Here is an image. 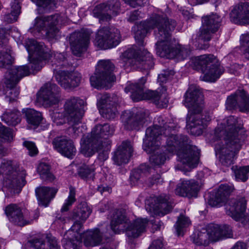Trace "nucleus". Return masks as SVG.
Listing matches in <instances>:
<instances>
[{
  "label": "nucleus",
  "mask_w": 249,
  "mask_h": 249,
  "mask_svg": "<svg viewBox=\"0 0 249 249\" xmlns=\"http://www.w3.org/2000/svg\"><path fill=\"white\" fill-rule=\"evenodd\" d=\"M158 124V127L163 131V134L165 136H169L168 138L175 135L172 132L174 131L176 126L174 124L171 123H165V120L163 117L159 116L155 122Z\"/></svg>",
  "instance_id": "nucleus-43"
},
{
  "label": "nucleus",
  "mask_w": 249,
  "mask_h": 249,
  "mask_svg": "<svg viewBox=\"0 0 249 249\" xmlns=\"http://www.w3.org/2000/svg\"><path fill=\"white\" fill-rule=\"evenodd\" d=\"M71 231L73 232L70 229L65 233L63 240L64 247L65 249H80L82 245L80 240V233L79 234L77 233V235H76L75 233H74V236L75 238H71L68 236V234Z\"/></svg>",
  "instance_id": "nucleus-41"
},
{
  "label": "nucleus",
  "mask_w": 249,
  "mask_h": 249,
  "mask_svg": "<svg viewBox=\"0 0 249 249\" xmlns=\"http://www.w3.org/2000/svg\"><path fill=\"white\" fill-rule=\"evenodd\" d=\"M169 136L163 134L162 130L158 127V124H154L148 127L145 131V137L143 140V149L147 153L156 150L161 144L160 142L164 138L167 143Z\"/></svg>",
  "instance_id": "nucleus-19"
},
{
  "label": "nucleus",
  "mask_w": 249,
  "mask_h": 249,
  "mask_svg": "<svg viewBox=\"0 0 249 249\" xmlns=\"http://www.w3.org/2000/svg\"><path fill=\"white\" fill-rule=\"evenodd\" d=\"M42 60H43L33 59L32 61L30 64V66H26L27 68H28L30 71V74L28 75L31 73H35V72H36L41 69L43 67V62H42Z\"/></svg>",
  "instance_id": "nucleus-57"
},
{
  "label": "nucleus",
  "mask_w": 249,
  "mask_h": 249,
  "mask_svg": "<svg viewBox=\"0 0 249 249\" xmlns=\"http://www.w3.org/2000/svg\"><path fill=\"white\" fill-rule=\"evenodd\" d=\"M30 71L26 66H18L7 71L5 75L4 83L6 85L5 98L9 102L15 101L18 99L19 91L16 87L21 79L28 76Z\"/></svg>",
  "instance_id": "nucleus-10"
},
{
  "label": "nucleus",
  "mask_w": 249,
  "mask_h": 249,
  "mask_svg": "<svg viewBox=\"0 0 249 249\" xmlns=\"http://www.w3.org/2000/svg\"><path fill=\"white\" fill-rule=\"evenodd\" d=\"M114 65L108 60H100L97 64L94 74L90 77L91 85L98 89H101L107 83L113 81L112 71Z\"/></svg>",
  "instance_id": "nucleus-14"
},
{
  "label": "nucleus",
  "mask_w": 249,
  "mask_h": 249,
  "mask_svg": "<svg viewBox=\"0 0 249 249\" xmlns=\"http://www.w3.org/2000/svg\"><path fill=\"white\" fill-rule=\"evenodd\" d=\"M221 135L223 139L216 144L215 153L220 162L225 166L233 164L235 155L241 148L244 137L239 134L242 128L241 120L234 116H229L221 124Z\"/></svg>",
  "instance_id": "nucleus-2"
},
{
  "label": "nucleus",
  "mask_w": 249,
  "mask_h": 249,
  "mask_svg": "<svg viewBox=\"0 0 249 249\" xmlns=\"http://www.w3.org/2000/svg\"><path fill=\"white\" fill-rule=\"evenodd\" d=\"M184 97V105L189 111L187 118L186 128L192 135H200L202 133L206 123L211 119L209 115H204L201 113L204 107L202 91L198 86L191 85Z\"/></svg>",
  "instance_id": "nucleus-3"
},
{
  "label": "nucleus",
  "mask_w": 249,
  "mask_h": 249,
  "mask_svg": "<svg viewBox=\"0 0 249 249\" xmlns=\"http://www.w3.org/2000/svg\"><path fill=\"white\" fill-rule=\"evenodd\" d=\"M60 89L55 84L46 83L40 89L36 100L45 107L57 104L60 100Z\"/></svg>",
  "instance_id": "nucleus-18"
},
{
  "label": "nucleus",
  "mask_w": 249,
  "mask_h": 249,
  "mask_svg": "<svg viewBox=\"0 0 249 249\" xmlns=\"http://www.w3.org/2000/svg\"><path fill=\"white\" fill-rule=\"evenodd\" d=\"M94 169L89 165L83 164L78 171L79 176L83 179H93L94 175Z\"/></svg>",
  "instance_id": "nucleus-50"
},
{
  "label": "nucleus",
  "mask_w": 249,
  "mask_h": 249,
  "mask_svg": "<svg viewBox=\"0 0 249 249\" xmlns=\"http://www.w3.org/2000/svg\"><path fill=\"white\" fill-rule=\"evenodd\" d=\"M7 34L8 31L3 28H0V45L3 48L2 50L11 52V47L8 45Z\"/></svg>",
  "instance_id": "nucleus-56"
},
{
  "label": "nucleus",
  "mask_w": 249,
  "mask_h": 249,
  "mask_svg": "<svg viewBox=\"0 0 249 249\" xmlns=\"http://www.w3.org/2000/svg\"><path fill=\"white\" fill-rule=\"evenodd\" d=\"M0 172L5 176V181L10 187H22L26 183L25 172L22 171L18 172L14 169L10 160H2Z\"/></svg>",
  "instance_id": "nucleus-17"
},
{
  "label": "nucleus",
  "mask_w": 249,
  "mask_h": 249,
  "mask_svg": "<svg viewBox=\"0 0 249 249\" xmlns=\"http://www.w3.org/2000/svg\"><path fill=\"white\" fill-rule=\"evenodd\" d=\"M14 61L11 52L2 50L0 51V68H6L11 65Z\"/></svg>",
  "instance_id": "nucleus-49"
},
{
  "label": "nucleus",
  "mask_w": 249,
  "mask_h": 249,
  "mask_svg": "<svg viewBox=\"0 0 249 249\" xmlns=\"http://www.w3.org/2000/svg\"><path fill=\"white\" fill-rule=\"evenodd\" d=\"M199 188V184L195 180H184L178 185L175 193L181 196L196 197Z\"/></svg>",
  "instance_id": "nucleus-33"
},
{
  "label": "nucleus",
  "mask_w": 249,
  "mask_h": 249,
  "mask_svg": "<svg viewBox=\"0 0 249 249\" xmlns=\"http://www.w3.org/2000/svg\"><path fill=\"white\" fill-rule=\"evenodd\" d=\"M231 20L235 23L249 24V3H241L230 13Z\"/></svg>",
  "instance_id": "nucleus-32"
},
{
  "label": "nucleus",
  "mask_w": 249,
  "mask_h": 249,
  "mask_svg": "<svg viewBox=\"0 0 249 249\" xmlns=\"http://www.w3.org/2000/svg\"><path fill=\"white\" fill-rule=\"evenodd\" d=\"M149 211H153L158 214L164 215L172 209V200L168 195H161L151 199Z\"/></svg>",
  "instance_id": "nucleus-28"
},
{
  "label": "nucleus",
  "mask_w": 249,
  "mask_h": 249,
  "mask_svg": "<svg viewBox=\"0 0 249 249\" xmlns=\"http://www.w3.org/2000/svg\"><path fill=\"white\" fill-rule=\"evenodd\" d=\"M21 7L18 1L15 0L11 5V11L4 16V20L8 23L16 21L20 13Z\"/></svg>",
  "instance_id": "nucleus-46"
},
{
  "label": "nucleus",
  "mask_w": 249,
  "mask_h": 249,
  "mask_svg": "<svg viewBox=\"0 0 249 249\" xmlns=\"http://www.w3.org/2000/svg\"><path fill=\"white\" fill-rule=\"evenodd\" d=\"M191 238L196 246H207L211 241L207 228L196 231L191 236Z\"/></svg>",
  "instance_id": "nucleus-37"
},
{
  "label": "nucleus",
  "mask_w": 249,
  "mask_h": 249,
  "mask_svg": "<svg viewBox=\"0 0 249 249\" xmlns=\"http://www.w3.org/2000/svg\"><path fill=\"white\" fill-rule=\"evenodd\" d=\"M141 13V11L139 10H135L130 12L127 18V20L129 22H133L136 20H139L141 18L140 16Z\"/></svg>",
  "instance_id": "nucleus-62"
},
{
  "label": "nucleus",
  "mask_w": 249,
  "mask_h": 249,
  "mask_svg": "<svg viewBox=\"0 0 249 249\" xmlns=\"http://www.w3.org/2000/svg\"><path fill=\"white\" fill-rule=\"evenodd\" d=\"M50 169V166L44 162L40 163L37 168V172L41 179L51 182L55 179V177L51 173Z\"/></svg>",
  "instance_id": "nucleus-44"
},
{
  "label": "nucleus",
  "mask_w": 249,
  "mask_h": 249,
  "mask_svg": "<svg viewBox=\"0 0 249 249\" xmlns=\"http://www.w3.org/2000/svg\"><path fill=\"white\" fill-rule=\"evenodd\" d=\"M25 115L28 123L35 126H38L42 119L41 113L33 109H28Z\"/></svg>",
  "instance_id": "nucleus-48"
},
{
  "label": "nucleus",
  "mask_w": 249,
  "mask_h": 249,
  "mask_svg": "<svg viewBox=\"0 0 249 249\" xmlns=\"http://www.w3.org/2000/svg\"><path fill=\"white\" fill-rule=\"evenodd\" d=\"M163 247L161 240L160 239L154 240L148 249H161Z\"/></svg>",
  "instance_id": "nucleus-64"
},
{
  "label": "nucleus",
  "mask_w": 249,
  "mask_h": 249,
  "mask_svg": "<svg viewBox=\"0 0 249 249\" xmlns=\"http://www.w3.org/2000/svg\"><path fill=\"white\" fill-rule=\"evenodd\" d=\"M24 44L29 53V58L46 61L52 57L51 51L43 42H38L34 39H28L26 40Z\"/></svg>",
  "instance_id": "nucleus-24"
},
{
  "label": "nucleus",
  "mask_w": 249,
  "mask_h": 249,
  "mask_svg": "<svg viewBox=\"0 0 249 249\" xmlns=\"http://www.w3.org/2000/svg\"><path fill=\"white\" fill-rule=\"evenodd\" d=\"M51 116L53 122L57 125H62L65 123V119L63 117H65L64 114L56 112L52 113Z\"/></svg>",
  "instance_id": "nucleus-60"
},
{
  "label": "nucleus",
  "mask_w": 249,
  "mask_h": 249,
  "mask_svg": "<svg viewBox=\"0 0 249 249\" xmlns=\"http://www.w3.org/2000/svg\"><path fill=\"white\" fill-rule=\"evenodd\" d=\"M149 111L145 109H141L135 112L125 111L122 115L124 126L127 130H139L149 116Z\"/></svg>",
  "instance_id": "nucleus-21"
},
{
  "label": "nucleus",
  "mask_w": 249,
  "mask_h": 249,
  "mask_svg": "<svg viewBox=\"0 0 249 249\" xmlns=\"http://www.w3.org/2000/svg\"><path fill=\"white\" fill-rule=\"evenodd\" d=\"M90 35L89 32L85 30L71 34L69 41L74 55L80 56L87 50L89 43Z\"/></svg>",
  "instance_id": "nucleus-22"
},
{
  "label": "nucleus",
  "mask_w": 249,
  "mask_h": 249,
  "mask_svg": "<svg viewBox=\"0 0 249 249\" xmlns=\"http://www.w3.org/2000/svg\"><path fill=\"white\" fill-rule=\"evenodd\" d=\"M148 224L146 218H137L130 221L126 215V211L123 208L117 209L113 214L110 222L112 230L116 233L124 232L130 239L139 237L145 231Z\"/></svg>",
  "instance_id": "nucleus-6"
},
{
  "label": "nucleus",
  "mask_w": 249,
  "mask_h": 249,
  "mask_svg": "<svg viewBox=\"0 0 249 249\" xmlns=\"http://www.w3.org/2000/svg\"><path fill=\"white\" fill-rule=\"evenodd\" d=\"M174 72L172 71H165L163 73L160 74L158 76V81L160 85L166 81L170 78L171 76L173 75Z\"/></svg>",
  "instance_id": "nucleus-61"
},
{
  "label": "nucleus",
  "mask_w": 249,
  "mask_h": 249,
  "mask_svg": "<svg viewBox=\"0 0 249 249\" xmlns=\"http://www.w3.org/2000/svg\"><path fill=\"white\" fill-rule=\"evenodd\" d=\"M28 243L35 249H60L55 238L45 235L35 237Z\"/></svg>",
  "instance_id": "nucleus-34"
},
{
  "label": "nucleus",
  "mask_w": 249,
  "mask_h": 249,
  "mask_svg": "<svg viewBox=\"0 0 249 249\" xmlns=\"http://www.w3.org/2000/svg\"><path fill=\"white\" fill-rule=\"evenodd\" d=\"M191 224L189 218L183 215H180L175 225L177 232L178 235H182L184 229L188 227Z\"/></svg>",
  "instance_id": "nucleus-51"
},
{
  "label": "nucleus",
  "mask_w": 249,
  "mask_h": 249,
  "mask_svg": "<svg viewBox=\"0 0 249 249\" xmlns=\"http://www.w3.org/2000/svg\"><path fill=\"white\" fill-rule=\"evenodd\" d=\"M38 7L39 13H47L56 7L55 0H31Z\"/></svg>",
  "instance_id": "nucleus-47"
},
{
  "label": "nucleus",
  "mask_w": 249,
  "mask_h": 249,
  "mask_svg": "<svg viewBox=\"0 0 249 249\" xmlns=\"http://www.w3.org/2000/svg\"><path fill=\"white\" fill-rule=\"evenodd\" d=\"M92 209L86 201H82L77 204L70 212L68 219L73 223L71 228V231L79 234L83 227V224L89 217Z\"/></svg>",
  "instance_id": "nucleus-16"
},
{
  "label": "nucleus",
  "mask_w": 249,
  "mask_h": 249,
  "mask_svg": "<svg viewBox=\"0 0 249 249\" xmlns=\"http://www.w3.org/2000/svg\"><path fill=\"white\" fill-rule=\"evenodd\" d=\"M52 143L53 147L62 155L72 159L75 156L76 150L72 141L65 137L55 138Z\"/></svg>",
  "instance_id": "nucleus-29"
},
{
  "label": "nucleus",
  "mask_w": 249,
  "mask_h": 249,
  "mask_svg": "<svg viewBox=\"0 0 249 249\" xmlns=\"http://www.w3.org/2000/svg\"><path fill=\"white\" fill-rule=\"evenodd\" d=\"M167 150L169 153H174L178 149L177 155L181 165H176V170L183 172L190 171L198 164L200 151L191 144L188 137L185 135H173L167 139Z\"/></svg>",
  "instance_id": "nucleus-4"
},
{
  "label": "nucleus",
  "mask_w": 249,
  "mask_h": 249,
  "mask_svg": "<svg viewBox=\"0 0 249 249\" xmlns=\"http://www.w3.org/2000/svg\"><path fill=\"white\" fill-rule=\"evenodd\" d=\"M121 41L120 31L115 28L104 27L96 34L95 44L102 49H107L118 45Z\"/></svg>",
  "instance_id": "nucleus-15"
},
{
  "label": "nucleus",
  "mask_w": 249,
  "mask_h": 249,
  "mask_svg": "<svg viewBox=\"0 0 249 249\" xmlns=\"http://www.w3.org/2000/svg\"><path fill=\"white\" fill-rule=\"evenodd\" d=\"M103 235L98 229L88 230L83 235L84 244L87 247H93L101 244Z\"/></svg>",
  "instance_id": "nucleus-36"
},
{
  "label": "nucleus",
  "mask_w": 249,
  "mask_h": 249,
  "mask_svg": "<svg viewBox=\"0 0 249 249\" xmlns=\"http://www.w3.org/2000/svg\"><path fill=\"white\" fill-rule=\"evenodd\" d=\"M176 26L175 20H169L165 16L152 15L149 20L142 21L133 27L134 38L139 45L143 46L144 38L148 30L157 28L155 36L158 41L156 43L157 53L160 57L179 60L186 58L191 52L190 49L174 43L171 39V32Z\"/></svg>",
  "instance_id": "nucleus-1"
},
{
  "label": "nucleus",
  "mask_w": 249,
  "mask_h": 249,
  "mask_svg": "<svg viewBox=\"0 0 249 249\" xmlns=\"http://www.w3.org/2000/svg\"><path fill=\"white\" fill-rule=\"evenodd\" d=\"M57 190L54 188L40 187L36 189L39 204L48 206L51 200L54 197Z\"/></svg>",
  "instance_id": "nucleus-35"
},
{
  "label": "nucleus",
  "mask_w": 249,
  "mask_h": 249,
  "mask_svg": "<svg viewBox=\"0 0 249 249\" xmlns=\"http://www.w3.org/2000/svg\"><path fill=\"white\" fill-rule=\"evenodd\" d=\"M232 169L234 170L235 178L237 180L246 181L248 178V174L249 173V166L240 167L233 166Z\"/></svg>",
  "instance_id": "nucleus-52"
},
{
  "label": "nucleus",
  "mask_w": 249,
  "mask_h": 249,
  "mask_svg": "<svg viewBox=\"0 0 249 249\" xmlns=\"http://www.w3.org/2000/svg\"><path fill=\"white\" fill-rule=\"evenodd\" d=\"M114 127L108 124H97L92 130L91 133L83 137L81 140V152L86 157H90L97 148V145L89 148L91 142L100 143V140H108V137L112 136L114 132Z\"/></svg>",
  "instance_id": "nucleus-9"
},
{
  "label": "nucleus",
  "mask_w": 249,
  "mask_h": 249,
  "mask_svg": "<svg viewBox=\"0 0 249 249\" xmlns=\"http://www.w3.org/2000/svg\"><path fill=\"white\" fill-rule=\"evenodd\" d=\"M190 62L193 69L201 71L203 76L200 78L205 81L215 82L224 72L220 62L212 54L193 57Z\"/></svg>",
  "instance_id": "nucleus-7"
},
{
  "label": "nucleus",
  "mask_w": 249,
  "mask_h": 249,
  "mask_svg": "<svg viewBox=\"0 0 249 249\" xmlns=\"http://www.w3.org/2000/svg\"><path fill=\"white\" fill-rule=\"evenodd\" d=\"M226 107L228 110H231L237 107L241 111H249V96L244 90H237L233 94L228 97Z\"/></svg>",
  "instance_id": "nucleus-26"
},
{
  "label": "nucleus",
  "mask_w": 249,
  "mask_h": 249,
  "mask_svg": "<svg viewBox=\"0 0 249 249\" xmlns=\"http://www.w3.org/2000/svg\"><path fill=\"white\" fill-rule=\"evenodd\" d=\"M146 82L145 77H142L139 81L134 84H129L125 88L126 92H131V98L134 102L142 100H151L159 107L165 108L167 107L168 100L165 95L160 94L157 91L147 90L144 91V84Z\"/></svg>",
  "instance_id": "nucleus-8"
},
{
  "label": "nucleus",
  "mask_w": 249,
  "mask_h": 249,
  "mask_svg": "<svg viewBox=\"0 0 249 249\" xmlns=\"http://www.w3.org/2000/svg\"><path fill=\"white\" fill-rule=\"evenodd\" d=\"M107 8L108 11H112V13L115 14L118 12L121 7V4L119 0H109L107 3Z\"/></svg>",
  "instance_id": "nucleus-58"
},
{
  "label": "nucleus",
  "mask_w": 249,
  "mask_h": 249,
  "mask_svg": "<svg viewBox=\"0 0 249 249\" xmlns=\"http://www.w3.org/2000/svg\"><path fill=\"white\" fill-rule=\"evenodd\" d=\"M151 168L146 164H142L137 169L134 170L130 176L131 181L134 185L143 177L146 176L149 173Z\"/></svg>",
  "instance_id": "nucleus-45"
},
{
  "label": "nucleus",
  "mask_w": 249,
  "mask_h": 249,
  "mask_svg": "<svg viewBox=\"0 0 249 249\" xmlns=\"http://www.w3.org/2000/svg\"><path fill=\"white\" fill-rule=\"evenodd\" d=\"M75 189L72 187L70 188L69 195L67 199L65 200V202L62 206L61 212H67L69 210L70 207L75 202Z\"/></svg>",
  "instance_id": "nucleus-55"
},
{
  "label": "nucleus",
  "mask_w": 249,
  "mask_h": 249,
  "mask_svg": "<svg viewBox=\"0 0 249 249\" xmlns=\"http://www.w3.org/2000/svg\"><path fill=\"white\" fill-rule=\"evenodd\" d=\"M122 58L126 65L134 69L148 70L154 66L152 56L146 50L140 53L134 49H129L122 54Z\"/></svg>",
  "instance_id": "nucleus-12"
},
{
  "label": "nucleus",
  "mask_w": 249,
  "mask_h": 249,
  "mask_svg": "<svg viewBox=\"0 0 249 249\" xmlns=\"http://www.w3.org/2000/svg\"><path fill=\"white\" fill-rule=\"evenodd\" d=\"M211 241L216 242L225 238H232V231L227 225L210 224L207 227Z\"/></svg>",
  "instance_id": "nucleus-30"
},
{
  "label": "nucleus",
  "mask_w": 249,
  "mask_h": 249,
  "mask_svg": "<svg viewBox=\"0 0 249 249\" xmlns=\"http://www.w3.org/2000/svg\"><path fill=\"white\" fill-rule=\"evenodd\" d=\"M168 147L167 144L166 147L159 146L156 150L150 153L152 154L149 158L151 163L155 165L164 164L166 160L167 153H169L167 150Z\"/></svg>",
  "instance_id": "nucleus-39"
},
{
  "label": "nucleus",
  "mask_w": 249,
  "mask_h": 249,
  "mask_svg": "<svg viewBox=\"0 0 249 249\" xmlns=\"http://www.w3.org/2000/svg\"><path fill=\"white\" fill-rule=\"evenodd\" d=\"M133 152V148L130 141H125L118 146L113 157L114 162L118 165L127 163Z\"/></svg>",
  "instance_id": "nucleus-31"
},
{
  "label": "nucleus",
  "mask_w": 249,
  "mask_h": 249,
  "mask_svg": "<svg viewBox=\"0 0 249 249\" xmlns=\"http://www.w3.org/2000/svg\"><path fill=\"white\" fill-rule=\"evenodd\" d=\"M53 71L56 81L65 89H73L80 85L82 78L80 73L58 70L56 69H54Z\"/></svg>",
  "instance_id": "nucleus-23"
},
{
  "label": "nucleus",
  "mask_w": 249,
  "mask_h": 249,
  "mask_svg": "<svg viewBox=\"0 0 249 249\" xmlns=\"http://www.w3.org/2000/svg\"><path fill=\"white\" fill-rule=\"evenodd\" d=\"M63 17L58 13L39 16L35 19L34 28L38 32H45V37L49 40L57 39L60 37L59 29L57 26L62 24Z\"/></svg>",
  "instance_id": "nucleus-11"
},
{
  "label": "nucleus",
  "mask_w": 249,
  "mask_h": 249,
  "mask_svg": "<svg viewBox=\"0 0 249 249\" xmlns=\"http://www.w3.org/2000/svg\"><path fill=\"white\" fill-rule=\"evenodd\" d=\"M97 105L103 117L107 120L114 119L118 114L117 104L107 93L101 95Z\"/></svg>",
  "instance_id": "nucleus-25"
},
{
  "label": "nucleus",
  "mask_w": 249,
  "mask_h": 249,
  "mask_svg": "<svg viewBox=\"0 0 249 249\" xmlns=\"http://www.w3.org/2000/svg\"><path fill=\"white\" fill-rule=\"evenodd\" d=\"M51 54L52 55V57L49 58V60H52V66L55 65L56 67L65 66L66 58L64 53H57L53 54L51 52Z\"/></svg>",
  "instance_id": "nucleus-53"
},
{
  "label": "nucleus",
  "mask_w": 249,
  "mask_h": 249,
  "mask_svg": "<svg viewBox=\"0 0 249 249\" xmlns=\"http://www.w3.org/2000/svg\"><path fill=\"white\" fill-rule=\"evenodd\" d=\"M160 175L159 174H156L152 178H149L146 181L147 185L151 187L155 184H157L160 182Z\"/></svg>",
  "instance_id": "nucleus-63"
},
{
  "label": "nucleus",
  "mask_w": 249,
  "mask_h": 249,
  "mask_svg": "<svg viewBox=\"0 0 249 249\" xmlns=\"http://www.w3.org/2000/svg\"><path fill=\"white\" fill-rule=\"evenodd\" d=\"M86 105V102L78 97L72 96L66 99L63 106L64 115L69 125L74 126L81 123Z\"/></svg>",
  "instance_id": "nucleus-13"
},
{
  "label": "nucleus",
  "mask_w": 249,
  "mask_h": 249,
  "mask_svg": "<svg viewBox=\"0 0 249 249\" xmlns=\"http://www.w3.org/2000/svg\"><path fill=\"white\" fill-rule=\"evenodd\" d=\"M221 18L216 14L204 16L202 19V27L198 35V39L209 41L212 38V33L216 32L221 25Z\"/></svg>",
  "instance_id": "nucleus-20"
},
{
  "label": "nucleus",
  "mask_w": 249,
  "mask_h": 249,
  "mask_svg": "<svg viewBox=\"0 0 249 249\" xmlns=\"http://www.w3.org/2000/svg\"><path fill=\"white\" fill-rule=\"evenodd\" d=\"M233 190L231 186L221 184L215 192L210 195L208 203L212 207H219L225 205L226 213L235 220H238L244 215L246 203L243 198L229 199Z\"/></svg>",
  "instance_id": "nucleus-5"
},
{
  "label": "nucleus",
  "mask_w": 249,
  "mask_h": 249,
  "mask_svg": "<svg viewBox=\"0 0 249 249\" xmlns=\"http://www.w3.org/2000/svg\"><path fill=\"white\" fill-rule=\"evenodd\" d=\"M4 211L9 221L19 226L29 224L33 220V218H28L26 216H23L20 207L15 204H11L7 206Z\"/></svg>",
  "instance_id": "nucleus-27"
},
{
  "label": "nucleus",
  "mask_w": 249,
  "mask_h": 249,
  "mask_svg": "<svg viewBox=\"0 0 249 249\" xmlns=\"http://www.w3.org/2000/svg\"><path fill=\"white\" fill-rule=\"evenodd\" d=\"M23 144L28 150L30 156H34L38 153V149L34 142L31 141H25Z\"/></svg>",
  "instance_id": "nucleus-59"
},
{
  "label": "nucleus",
  "mask_w": 249,
  "mask_h": 249,
  "mask_svg": "<svg viewBox=\"0 0 249 249\" xmlns=\"http://www.w3.org/2000/svg\"><path fill=\"white\" fill-rule=\"evenodd\" d=\"M1 118L8 125L15 126L21 121L20 113L16 109L6 110L1 115Z\"/></svg>",
  "instance_id": "nucleus-40"
},
{
  "label": "nucleus",
  "mask_w": 249,
  "mask_h": 249,
  "mask_svg": "<svg viewBox=\"0 0 249 249\" xmlns=\"http://www.w3.org/2000/svg\"><path fill=\"white\" fill-rule=\"evenodd\" d=\"M106 3L96 5L93 9L92 13L94 17L99 18L100 21H108L111 17L108 13Z\"/></svg>",
  "instance_id": "nucleus-42"
},
{
  "label": "nucleus",
  "mask_w": 249,
  "mask_h": 249,
  "mask_svg": "<svg viewBox=\"0 0 249 249\" xmlns=\"http://www.w3.org/2000/svg\"><path fill=\"white\" fill-rule=\"evenodd\" d=\"M100 143L95 142H91L89 145V148H93L94 145H97V148L95 150L93 153L90 156H92L96 152H99V158L101 160H105L108 158V151L110 147V141L109 140H100Z\"/></svg>",
  "instance_id": "nucleus-38"
},
{
  "label": "nucleus",
  "mask_w": 249,
  "mask_h": 249,
  "mask_svg": "<svg viewBox=\"0 0 249 249\" xmlns=\"http://www.w3.org/2000/svg\"><path fill=\"white\" fill-rule=\"evenodd\" d=\"M240 48L246 58L249 60V34H242L240 38Z\"/></svg>",
  "instance_id": "nucleus-54"
}]
</instances>
